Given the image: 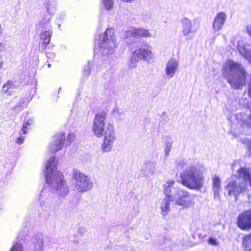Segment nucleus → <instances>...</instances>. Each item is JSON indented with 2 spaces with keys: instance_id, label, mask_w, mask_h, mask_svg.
Segmentation results:
<instances>
[{
  "instance_id": "obj_1",
  "label": "nucleus",
  "mask_w": 251,
  "mask_h": 251,
  "mask_svg": "<svg viewBox=\"0 0 251 251\" xmlns=\"http://www.w3.org/2000/svg\"><path fill=\"white\" fill-rule=\"evenodd\" d=\"M57 164L54 156L51 157L45 165L46 182L50 190L58 197L64 198L69 193L62 174L57 170Z\"/></svg>"
},
{
  "instance_id": "obj_2",
  "label": "nucleus",
  "mask_w": 251,
  "mask_h": 251,
  "mask_svg": "<svg viewBox=\"0 0 251 251\" xmlns=\"http://www.w3.org/2000/svg\"><path fill=\"white\" fill-rule=\"evenodd\" d=\"M223 73L227 75V82L234 89H241L245 85L247 72L240 63L228 60L224 68Z\"/></svg>"
},
{
  "instance_id": "obj_3",
  "label": "nucleus",
  "mask_w": 251,
  "mask_h": 251,
  "mask_svg": "<svg viewBox=\"0 0 251 251\" xmlns=\"http://www.w3.org/2000/svg\"><path fill=\"white\" fill-rule=\"evenodd\" d=\"M178 181L189 189L200 190L203 185L204 179L199 165L193 164L185 168Z\"/></svg>"
},
{
  "instance_id": "obj_4",
  "label": "nucleus",
  "mask_w": 251,
  "mask_h": 251,
  "mask_svg": "<svg viewBox=\"0 0 251 251\" xmlns=\"http://www.w3.org/2000/svg\"><path fill=\"white\" fill-rule=\"evenodd\" d=\"M175 181L169 179L164 185V194L169 196L175 201V203L182 206L183 208H188L194 204L193 196L187 191L175 186Z\"/></svg>"
},
{
  "instance_id": "obj_5",
  "label": "nucleus",
  "mask_w": 251,
  "mask_h": 251,
  "mask_svg": "<svg viewBox=\"0 0 251 251\" xmlns=\"http://www.w3.org/2000/svg\"><path fill=\"white\" fill-rule=\"evenodd\" d=\"M114 32V28H107L104 33L96 38L100 48V52L103 56L111 54L114 52L116 40Z\"/></svg>"
},
{
  "instance_id": "obj_6",
  "label": "nucleus",
  "mask_w": 251,
  "mask_h": 251,
  "mask_svg": "<svg viewBox=\"0 0 251 251\" xmlns=\"http://www.w3.org/2000/svg\"><path fill=\"white\" fill-rule=\"evenodd\" d=\"M153 58L154 55L149 45L147 44L142 45L141 47L132 52L128 68L130 69L135 68L137 64L140 60L150 63L153 60Z\"/></svg>"
},
{
  "instance_id": "obj_7",
  "label": "nucleus",
  "mask_w": 251,
  "mask_h": 251,
  "mask_svg": "<svg viewBox=\"0 0 251 251\" xmlns=\"http://www.w3.org/2000/svg\"><path fill=\"white\" fill-rule=\"evenodd\" d=\"M51 18V16L49 17L45 15L43 19L36 25L38 31L40 32V40L43 50L46 49L47 46L50 43L52 34V27L50 24Z\"/></svg>"
},
{
  "instance_id": "obj_8",
  "label": "nucleus",
  "mask_w": 251,
  "mask_h": 251,
  "mask_svg": "<svg viewBox=\"0 0 251 251\" xmlns=\"http://www.w3.org/2000/svg\"><path fill=\"white\" fill-rule=\"evenodd\" d=\"M55 197L45 188H43L39 197V206L45 212L44 217L48 218L54 210Z\"/></svg>"
},
{
  "instance_id": "obj_9",
  "label": "nucleus",
  "mask_w": 251,
  "mask_h": 251,
  "mask_svg": "<svg viewBox=\"0 0 251 251\" xmlns=\"http://www.w3.org/2000/svg\"><path fill=\"white\" fill-rule=\"evenodd\" d=\"M73 176L75 181V188L78 192L83 193L92 188L93 182L90 178L84 173L77 170L74 169Z\"/></svg>"
},
{
  "instance_id": "obj_10",
  "label": "nucleus",
  "mask_w": 251,
  "mask_h": 251,
  "mask_svg": "<svg viewBox=\"0 0 251 251\" xmlns=\"http://www.w3.org/2000/svg\"><path fill=\"white\" fill-rule=\"evenodd\" d=\"M227 181L226 189L227 190L228 195L233 196L236 201L240 194L245 191L247 185L243 181L234 176H231Z\"/></svg>"
},
{
  "instance_id": "obj_11",
  "label": "nucleus",
  "mask_w": 251,
  "mask_h": 251,
  "mask_svg": "<svg viewBox=\"0 0 251 251\" xmlns=\"http://www.w3.org/2000/svg\"><path fill=\"white\" fill-rule=\"evenodd\" d=\"M123 35L126 42L131 44L138 42L141 37L151 36V34L145 29L130 27L128 30L124 31Z\"/></svg>"
},
{
  "instance_id": "obj_12",
  "label": "nucleus",
  "mask_w": 251,
  "mask_h": 251,
  "mask_svg": "<svg viewBox=\"0 0 251 251\" xmlns=\"http://www.w3.org/2000/svg\"><path fill=\"white\" fill-rule=\"evenodd\" d=\"M115 139V135L113 126L109 124L106 126L104 131V138L101 145L102 151L104 152H108L111 151L114 141Z\"/></svg>"
},
{
  "instance_id": "obj_13",
  "label": "nucleus",
  "mask_w": 251,
  "mask_h": 251,
  "mask_svg": "<svg viewBox=\"0 0 251 251\" xmlns=\"http://www.w3.org/2000/svg\"><path fill=\"white\" fill-rule=\"evenodd\" d=\"M106 115L104 113L97 114L95 115L92 126L93 131L97 137L103 135Z\"/></svg>"
},
{
  "instance_id": "obj_14",
  "label": "nucleus",
  "mask_w": 251,
  "mask_h": 251,
  "mask_svg": "<svg viewBox=\"0 0 251 251\" xmlns=\"http://www.w3.org/2000/svg\"><path fill=\"white\" fill-rule=\"evenodd\" d=\"M237 224L242 230L251 229V209L243 211L238 216Z\"/></svg>"
},
{
  "instance_id": "obj_15",
  "label": "nucleus",
  "mask_w": 251,
  "mask_h": 251,
  "mask_svg": "<svg viewBox=\"0 0 251 251\" xmlns=\"http://www.w3.org/2000/svg\"><path fill=\"white\" fill-rule=\"evenodd\" d=\"M182 32L186 37V40H191L193 36L190 34L195 33L198 27L196 26L194 24H192V21L187 18H184L181 20Z\"/></svg>"
},
{
  "instance_id": "obj_16",
  "label": "nucleus",
  "mask_w": 251,
  "mask_h": 251,
  "mask_svg": "<svg viewBox=\"0 0 251 251\" xmlns=\"http://www.w3.org/2000/svg\"><path fill=\"white\" fill-rule=\"evenodd\" d=\"M66 139V134L64 133L56 134L54 136V140L49 145V151L52 153H55L61 150L64 145Z\"/></svg>"
},
{
  "instance_id": "obj_17",
  "label": "nucleus",
  "mask_w": 251,
  "mask_h": 251,
  "mask_svg": "<svg viewBox=\"0 0 251 251\" xmlns=\"http://www.w3.org/2000/svg\"><path fill=\"white\" fill-rule=\"evenodd\" d=\"M227 16L225 12H220L217 14L212 24L215 32L219 31L223 28Z\"/></svg>"
},
{
  "instance_id": "obj_18",
  "label": "nucleus",
  "mask_w": 251,
  "mask_h": 251,
  "mask_svg": "<svg viewBox=\"0 0 251 251\" xmlns=\"http://www.w3.org/2000/svg\"><path fill=\"white\" fill-rule=\"evenodd\" d=\"M156 163L154 161L146 160L142 165L141 172L147 177L154 175L156 171Z\"/></svg>"
},
{
  "instance_id": "obj_19",
  "label": "nucleus",
  "mask_w": 251,
  "mask_h": 251,
  "mask_svg": "<svg viewBox=\"0 0 251 251\" xmlns=\"http://www.w3.org/2000/svg\"><path fill=\"white\" fill-rule=\"evenodd\" d=\"M178 62L175 58H171L166 65L165 73L169 77H173L177 70Z\"/></svg>"
},
{
  "instance_id": "obj_20",
  "label": "nucleus",
  "mask_w": 251,
  "mask_h": 251,
  "mask_svg": "<svg viewBox=\"0 0 251 251\" xmlns=\"http://www.w3.org/2000/svg\"><path fill=\"white\" fill-rule=\"evenodd\" d=\"M212 188L214 199H220V192L221 191V180L220 177L216 176L212 177Z\"/></svg>"
},
{
  "instance_id": "obj_21",
  "label": "nucleus",
  "mask_w": 251,
  "mask_h": 251,
  "mask_svg": "<svg viewBox=\"0 0 251 251\" xmlns=\"http://www.w3.org/2000/svg\"><path fill=\"white\" fill-rule=\"evenodd\" d=\"M34 244V248L37 251H43L44 246L43 235L41 233L35 235L32 241Z\"/></svg>"
},
{
  "instance_id": "obj_22",
  "label": "nucleus",
  "mask_w": 251,
  "mask_h": 251,
  "mask_svg": "<svg viewBox=\"0 0 251 251\" xmlns=\"http://www.w3.org/2000/svg\"><path fill=\"white\" fill-rule=\"evenodd\" d=\"M239 53L251 63V45L247 44L238 48Z\"/></svg>"
},
{
  "instance_id": "obj_23",
  "label": "nucleus",
  "mask_w": 251,
  "mask_h": 251,
  "mask_svg": "<svg viewBox=\"0 0 251 251\" xmlns=\"http://www.w3.org/2000/svg\"><path fill=\"white\" fill-rule=\"evenodd\" d=\"M238 173L240 177L249 182L251 187V169L246 167H240L238 170Z\"/></svg>"
},
{
  "instance_id": "obj_24",
  "label": "nucleus",
  "mask_w": 251,
  "mask_h": 251,
  "mask_svg": "<svg viewBox=\"0 0 251 251\" xmlns=\"http://www.w3.org/2000/svg\"><path fill=\"white\" fill-rule=\"evenodd\" d=\"M27 96L28 94H23L17 104V105L13 108V110L15 111H20L22 110L25 106H26L28 104Z\"/></svg>"
},
{
  "instance_id": "obj_25",
  "label": "nucleus",
  "mask_w": 251,
  "mask_h": 251,
  "mask_svg": "<svg viewBox=\"0 0 251 251\" xmlns=\"http://www.w3.org/2000/svg\"><path fill=\"white\" fill-rule=\"evenodd\" d=\"M171 201H172V198L169 196H166V198L162 201L161 208L162 214L164 216H165L168 212Z\"/></svg>"
},
{
  "instance_id": "obj_26",
  "label": "nucleus",
  "mask_w": 251,
  "mask_h": 251,
  "mask_svg": "<svg viewBox=\"0 0 251 251\" xmlns=\"http://www.w3.org/2000/svg\"><path fill=\"white\" fill-rule=\"evenodd\" d=\"M238 122L242 126H246L247 128H251V111L247 116L244 115L241 120L238 121Z\"/></svg>"
},
{
  "instance_id": "obj_27",
  "label": "nucleus",
  "mask_w": 251,
  "mask_h": 251,
  "mask_svg": "<svg viewBox=\"0 0 251 251\" xmlns=\"http://www.w3.org/2000/svg\"><path fill=\"white\" fill-rule=\"evenodd\" d=\"M242 245L245 251H251V236L247 235L242 238Z\"/></svg>"
},
{
  "instance_id": "obj_28",
  "label": "nucleus",
  "mask_w": 251,
  "mask_h": 251,
  "mask_svg": "<svg viewBox=\"0 0 251 251\" xmlns=\"http://www.w3.org/2000/svg\"><path fill=\"white\" fill-rule=\"evenodd\" d=\"M56 2L55 0H50L46 3V10L50 15L54 14L55 11Z\"/></svg>"
},
{
  "instance_id": "obj_29",
  "label": "nucleus",
  "mask_w": 251,
  "mask_h": 251,
  "mask_svg": "<svg viewBox=\"0 0 251 251\" xmlns=\"http://www.w3.org/2000/svg\"><path fill=\"white\" fill-rule=\"evenodd\" d=\"M173 141L171 137H168L164 143V155L167 157L170 154L172 146Z\"/></svg>"
},
{
  "instance_id": "obj_30",
  "label": "nucleus",
  "mask_w": 251,
  "mask_h": 251,
  "mask_svg": "<svg viewBox=\"0 0 251 251\" xmlns=\"http://www.w3.org/2000/svg\"><path fill=\"white\" fill-rule=\"evenodd\" d=\"M34 123L32 118H28L25 121L23 126L21 129V131L23 134H26L28 132L27 129L29 128L28 126H31Z\"/></svg>"
},
{
  "instance_id": "obj_31",
  "label": "nucleus",
  "mask_w": 251,
  "mask_h": 251,
  "mask_svg": "<svg viewBox=\"0 0 251 251\" xmlns=\"http://www.w3.org/2000/svg\"><path fill=\"white\" fill-rule=\"evenodd\" d=\"M163 240L164 242L162 246L165 247L166 249L165 251H171L173 244L170 236H165L163 238Z\"/></svg>"
},
{
  "instance_id": "obj_32",
  "label": "nucleus",
  "mask_w": 251,
  "mask_h": 251,
  "mask_svg": "<svg viewBox=\"0 0 251 251\" xmlns=\"http://www.w3.org/2000/svg\"><path fill=\"white\" fill-rule=\"evenodd\" d=\"M19 238V237L17 238L18 241L13 246L10 251H23V246L21 243L19 242L21 241Z\"/></svg>"
},
{
  "instance_id": "obj_33",
  "label": "nucleus",
  "mask_w": 251,
  "mask_h": 251,
  "mask_svg": "<svg viewBox=\"0 0 251 251\" xmlns=\"http://www.w3.org/2000/svg\"><path fill=\"white\" fill-rule=\"evenodd\" d=\"M93 63L91 61H88L87 64L84 67L83 75L84 76H88L90 74V70L91 65Z\"/></svg>"
},
{
  "instance_id": "obj_34",
  "label": "nucleus",
  "mask_w": 251,
  "mask_h": 251,
  "mask_svg": "<svg viewBox=\"0 0 251 251\" xmlns=\"http://www.w3.org/2000/svg\"><path fill=\"white\" fill-rule=\"evenodd\" d=\"M188 163V160L183 158H178L176 160V166L180 168L184 167Z\"/></svg>"
},
{
  "instance_id": "obj_35",
  "label": "nucleus",
  "mask_w": 251,
  "mask_h": 251,
  "mask_svg": "<svg viewBox=\"0 0 251 251\" xmlns=\"http://www.w3.org/2000/svg\"><path fill=\"white\" fill-rule=\"evenodd\" d=\"M102 1L106 10H110L113 7L114 0H102Z\"/></svg>"
},
{
  "instance_id": "obj_36",
  "label": "nucleus",
  "mask_w": 251,
  "mask_h": 251,
  "mask_svg": "<svg viewBox=\"0 0 251 251\" xmlns=\"http://www.w3.org/2000/svg\"><path fill=\"white\" fill-rule=\"evenodd\" d=\"M9 82H6L5 83H4L2 86V91L3 93L4 94H7V95H10L11 94V92L9 89V86H8V84H9Z\"/></svg>"
},
{
  "instance_id": "obj_37",
  "label": "nucleus",
  "mask_w": 251,
  "mask_h": 251,
  "mask_svg": "<svg viewBox=\"0 0 251 251\" xmlns=\"http://www.w3.org/2000/svg\"><path fill=\"white\" fill-rule=\"evenodd\" d=\"M208 243L213 246H217L219 244V242L217 240L212 237H209L208 239Z\"/></svg>"
},
{
  "instance_id": "obj_38",
  "label": "nucleus",
  "mask_w": 251,
  "mask_h": 251,
  "mask_svg": "<svg viewBox=\"0 0 251 251\" xmlns=\"http://www.w3.org/2000/svg\"><path fill=\"white\" fill-rule=\"evenodd\" d=\"M243 142L247 144L248 153L251 156V140L247 138H244Z\"/></svg>"
},
{
  "instance_id": "obj_39",
  "label": "nucleus",
  "mask_w": 251,
  "mask_h": 251,
  "mask_svg": "<svg viewBox=\"0 0 251 251\" xmlns=\"http://www.w3.org/2000/svg\"><path fill=\"white\" fill-rule=\"evenodd\" d=\"M20 137H18L16 140L17 144L19 145L22 144L25 140V137L23 136V135H25V134H23L21 130L19 132Z\"/></svg>"
},
{
  "instance_id": "obj_40",
  "label": "nucleus",
  "mask_w": 251,
  "mask_h": 251,
  "mask_svg": "<svg viewBox=\"0 0 251 251\" xmlns=\"http://www.w3.org/2000/svg\"><path fill=\"white\" fill-rule=\"evenodd\" d=\"M7 82H9L8 86L9 89L11 92V93L13 92L14 89L18 87L16 82H13L11 80H8Z\"/></svg>"
},
{
  "instance_id": "obj_41",
  "label": "nucleus",
  "mask_w": 251,
  "mask_h": 251,
  "mask_svg": "<svg viewBox=\"0 0 251 251\" xmlns=\"http://www.w3.org/2000/svg\"><path fill=\"white\" fill-rule=\"evenodd\" d=\"M112 113L113 116L119 118L120 115L122 113L120 111V109L117 107H115L112 110Z\"/></svg>"
},
{
  "instance_id": "obj_42",
  "label": "nucleus",
  "mask_w": 251,
  "mask_h": 251,
  "mask_svg": "<svg viewBox=\"0 0 251 251\" xmlns=\"http://www.w3.org/2000/svg\"><path fill=\"white\" fill-rule=\"evenodd\" d=\"M87 231V230L86 229L82 226V227H79L78 229H77V233L78 234L80 235V236H83Z\"/></svg>"
},
{
  "instance_id": "obj_43",
  "label": "nucleus",
  "mask_w": 251,
  "mask_h": 251,
  "mask_svg": "<svg viewBox=\"0 0 251 251\" xmlns=\"http://www.w3.org/2000/svg\"><path fill=\"white\" fill-rule=\"evenodd\" d=\"M75 138V136L73 133H70L68 134L67 136V142H69V144H70L72 142H73Z\"/></svg>"
},
{
  "instance_id": "obj_44",
  "label": "nucleus",
  "mask_w": 251,
  "mask_h": 251,
  "mask_svg": "<svg viewBox=\"0 0 251 251\" xmlns=\"http://www.w3.org/2000/svg\"><path fill=\"white\" fill-rule=\"evenodd\" d=\"M248 94L250 98L251 99V78L250 79L248 83Z\"/></svg>"
},
{
  "instance_id": "obj_45",
  "label": "nucleus",
  "mask_w": 251,
  "mask_h": 251,
  "mask_svg": "<svg viewBox=\"0 0 251 251\" xmlns=\"http://www.w3.org/2000/svg\"><path fill=\"white\" fill-rule=\"evenodd\" d=\"M46 55L48 58H51L55 56V53L50 51H46Z\"/></svg>"
},
{
  "instance_id": "obj_46",
  "label": "nucleus",
  "mask_w": 251,
  "mask_h": 251,
  "mask_svg": "<svg viewBox=\"0 0 251 251\" xmlns=\"http://www.w3.org/2000/svg\"><path fill=\"white\" fill-rule=\"evenodd\" d=\"M246 30L247 33L251 37V25H247L246 27Z\"/></svg>"
},
{
  "instance_id": "obj_47",
  "label": "nucleus",
  "mask_w": 251,
  "mask_h": 251,
  "mask_svg": "<svg viewBox=\"0 0 251 251\" xmlns=\"http://www.w3.org/2000/svg\"><path fill=\"white\" fill-rule=\"evenodd\" d=\"M161 118L163 120L165 121L166 122H167L169 119L168 118L166 115V113L165 112H164L161 116Z\"/></svg>"
},
{
  "instance_id": "obj_48",
  "label": "nucleus",
  "mask_w": 251,
  "mask_h": 251,
  "mask_svg": "<svg viewBox=\"0 0 251 251\" xmlns=\"http://www.w3.org/2000/svg\"><path fill=\"white\" fill-rule=\"evenodd\" d=\"M79 242L80 240L78 239L74 238V239L72 241V243H74V244H78L79 243Z\"/></svg>"
},
{
  "instance_id": "obj_49",
  "label": "nucleus",
  "mask_w": 251,
  "mask_h": 251,
  "mask_svg": "<svg viewBox=\"0 0 251 251\" xmlns=\"http://www.w3.org/2000/svg\"><path fill=\"white\" fill-rule=\"evenodd\" d=\"M122 0L124 2H132L135 0Z\"/></svg>"
},
{
  "instance_id": "obj_50",
  "label": "nucleus",
  "mask_w": 251,
  "mask_h": 251,
  "mask_svg": "<svg viewBox=\"0 0 251 251\" xmlns=\"http://www.w3.org/2000/svg\"><path fill=\"white\" fill-rule=\"evenodd\" d=\"M48 66H49V67H50V64H48Z\"/></svg>"
},
{
  "instance_id": "obj_51",
  "label": "nucleus",
  "mask_w": 251,
  "mask_h": 251,
  "mask_svg": "<svg viewBox=\"0 0 251 251\" xmlns=\"http://www.w3.org/2000/svg\"><path fill=\"white\" fill-rule=\"evenodd\" d=\"M237 119H238V118H239V115H237Z\"/></svg>"
},
{
  "instance_id": "obj_52",
  "label": "nucleus",
  "mask_w": 251,
  "mask_h": 251,
  "mask_svg": "<svg viewBox=\"0 0 251 251\" xmlns=\"http://www.w3.org/2000/svg\"><path fill=\"white\" fill-rule=\"evenodd\" d=\"M250 234V235H251V234Z\"/></svg>"
}]
</instances>
